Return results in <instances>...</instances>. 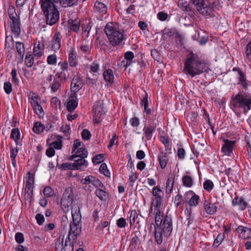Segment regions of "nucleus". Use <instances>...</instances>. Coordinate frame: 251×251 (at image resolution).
Wrapping results in <instances>:
<instances>
[{"label": "nucleus", "mask_w": 251, "mask_h": 251, "mask_svg": "<svg viewBox=\"0 0 251 251\" xmlns=\"http://www.w3.org/2000/svg\"><path fill=\"white\" fill-rule=\"evenodd\" d=\"M208 62L197 53L191 51L184 62L183 72L193 77L200 75L208 70Z\"/></svg>", "instance_id": "1"}, {"label": "nucleus", "mask_w": 251, "mask_h": 251, "mask_svg": "<svg viewBox=\"0 0 251 251\" xmlns=\"http://www.w3.org/2000/svg\"><path fill=\"white\" fill-rule=\"evenodd\" d=\"M42 11L45 16L46 23L50 25L56 24L59 19V12L53 0H40Z\"/></svg>", "instance_id": "2"}, {"label": "nucleus", "mask_w": 251, "mask_h": 251, "mask_svg": "<svg viewBox=\"0 0 251 251\" xmlns=\"http://www.w3.org/2000/svg\"><path fill=\"white\" fill-rule=\"evenodd\" d=\"M158 228L154 231V236L155 242L160 245L163 242V238L169 237L172 232L173 224L171 217L166 215L160 225V231Z\"/></svg>", "instance_id": "3"}, {"label": "nucleus", "mask_w": 251, "mask_h": 251, "mask_svg": "<svg viewBox=\"0 0 251 251\" xmlns=\"http://www.w3.org/2000/svg\"><path fill=\"white\" fill-rule=\"evenodd\" d=\"M104 31L110 44L113 47L119 45L124 40L123 32L120 31L113 23L107 24Z\"/></svg>", "instance_id": "4"}, {"label": "nucleus", "mask_w": 251, "mask_h": 251, "mask_svg": "<svg viewBox=\"0 0 251 251\" xmlns=\"http://www.w3.org/2000/svg\"><path fill=\"white\" fill-rule=\"evenodd\" d=\"M190 1L201 15L211 17L214 16L215 2H209L208 0H191Z\"/></svg>", "instance_id": "5"}, {"label": "nucleus", "mask_w": 251, "mask_h": 251, "mask_svg": "<svg viewBox=\"0 0 251 251\" xmlns=\"http://www.w3.org/2000/svg\"><path fill=\"white\" fill-rule=\"evenodd\" d=\"M231 103L234 108H242L247 113L251 108V95L238 94L232 98Z\"/></svg>", "instance_id": "6"}, {"label": "nucleus", "mask_w": 251, "mask_h": 251, "mask_svg": "<svg viewBox=\"0 0 251 251\" xmlns=\"http://www.w3.org/2000/svg\"><path fill=\"white\" fill-rule=\"evenodd\" d=\"M81 233V226L80 224L71 223L70 224V230L69 232L68 239L70 242L72 239V242L70 244L71 251L74 250V244L76 243L78 235Z\"/></svg>", "instance_id": "7"}, {"label": "nucleus", "mask_w": 251, "mask_h": 251, "mask_svg": "<svg viewBox=\"0 0 251 251\" xmlns=\"http://www.w3.org/2000/svg\"><path fill=\"white\" fill-rule=\"evenodd\" d=\"M73 201V194L69 188L65 190L61 200V205L62 210L65 212L69 210V207L72 205Z\"/></svg>", "instance_id": "8"}, {"label": "nucleus", "mask_w": 251, "mask_h": 251, "mask_svg": "<svg viewBox=\"0 0 251 251\" xmlns=\"http://www.w3.org/2000/svg\"><path fill=\"white\" fill-rule=\"evenodd\" d=\"M82 86L83 82L81 78L78 76H75L71 84L72 91L74 92L73 97L76 98V93L79 91Z\"/></svg>", "instance_id": "9"}, {"label": "nucleus", "mask_w": 251, "mask_h": 251, "mask_svg": "<svg viewBox=\"0 0 251 251\" xmlns=\"http://www.w3.org/2000/svg\"><path fill=\"white\" fill-rule=\"evenodd\" d=\"M94 121L95 123L98 124L100 122L101 117L104 115L103 106L99 103H96L93 106Z\"/></svg>", "instance_id": "10"}, {"label": "nucleus", "mask_w": 251, "mask_h": 251, "mask_svg": "<svg viewBox=\"0 0 251 251\" xmlns=\"http://www.w3.org/2000/svg\"><path fill=\"white\" fill-rule=\"evenodd\" d=\"M203 206L206 213L209 215H213L217 212L216 204L211 203L210 201L205 200L203 201Z\"/></svg>", "instance_id": "11"}, {"label": "nucleus", "mask_w": 251, "mask_h": 251, "mask_svg": "<svg viewBox=\"0 0 251 251\" xmlns=\"http://www.w3.org/2000/svg\"><path fill=\"white\" fill-rule=\"evenodd\" d=\"M225 144L222 148V152L225 155H230L232 152L233 147L235 144V141H229L227 139L224 140Z\"/></svg>", "instance_id": "12"}, {"label": "nucleus", "mask_w": 251, "mask_h": 251, "mask_svg": "<svg viewBox=\"0 0 251 251\" xmlns=\"http://www.w3.org/2000/svg\"><path fill=\"white\" fill-rule=\"evenodd\" d=\"M62 36L59 32H56L52 40L51 49L56 51L59 50L61 46V40Z\"/></svg>", "instance_id": "13"}, {"label": "nucleus", "mask_w": 251, "mask_h": 251, "mask_svg": "<svg viewBox=\"0 0 251 251\" xmlns=\"http://www.w3.org/2000/svg\"><path fill=\"white\" fill-rule=\"evenodd\" d=\"M152 195L154 197L155 204L162 205L163 192L159 187L156 186L153 188Z\"/></svg>", "instance_id": "14"}, {"label": "nucleus", "mask_w": 251, "mask_h": 251, "mask_svg": "<svg viewBox=\"0 0 251 251\" xmlns=\"http://www.w3.org/2000/svg\"><path fill=\"white\" fill-rule=\"evenodd\" d=\"M20 18H16V19L12 21L11 28L12 33L16 37H18L21 33Z\"/></svg>", "instance_id": "15"}, {"label": "nucleus", "mask_w": 251, "mask_h": 251, "mask_svg": "<svg viewBox=\"0 0 251 251\" xmlns=\"http://www.w3.org/2000/svg\"><path fill=\"white\" fill-rule=\"evenodd\" d=\"M192 196L190 198L189 203L191 206H197L198 204L199 201L200 199L199 196L195 194L193 191L190 190L186 192L184 196V199H186V197H187V199L189 196Z\"/></svg>", "instance_id": "16"}, {"label": "nucleus", "mask_w": 251, "mask_h": 251, "mask_svg": "<svg viewBox=\"0 0 251 251\" xmlns=\"http://www.w3.org/2000/svg\"><path fill=\"white\" fill-rule=\"evenodd\" d=\"M158 160L162 169H164L169 160V156L166 152L161 151L158 155Z\"/></svg>", "instance_id": "17"}, {"label": "nucleus", "mask_w": 251, "mask_h": 251, "mask_svg": "<svg viewBox=\"0 0 251 251\" xmlns=\"http://www.w3.org/2000/svg\"><path fill=\"white\" fill-rule=\"evenodd\" d=\"M87 155H88V152H87V151H86L85 148L84 147H82L79 149H78L75 152V154L71 155L69 157V160H73L75 159L78 158V157L86 158V157H87Z\"/></svg>", "instance_id": "18"}, {"label": "nucleus", "mask_w": 251, "mask_h": 251, "mask_svg": "<svg viewBox=\"0 0 251 251\" xmlns=\"http://www.w3.org/2000/svg\"><path fill=\"white\" fill-rule=\"evenodd\" d=\"M93 177L92 176H87L80 180V182L84 185L83 188L85 190L90 191L92 190V188L90 184L92 185Z\"/></svg>", "instance_id": "19"}, {"label": "nucleus", "mask_w": 251, "mask_h": 251, "mask_svg": "<svg viewBox=\"0 0 251 251\" xmlns=\"http://www.w3.org/2000/svg\"><path fill=\"white\" fill-rule=\"evenodd\" d=\"M175 180V175L174 174H170L167 179L166 186V193L170 194L174 187Z\"/></svg>", "instance_id": "20"}, {"label": "nucleus", "mask_w": 251, "mask_h": 251, "mask_svg": "<svg viewBox=\"0 0 251 251\" xmlns=\"http://www.w3.org/2000/svg\"><path fill=\"white\" fill-rule=\"evenodd\" d=\"M156 126L153 125H149L145 126L143 128V132L145 137L148 140H150L152 136L153 132L155 131Z\"/></svg>", "instance_id": "21"}, {"label": "nucleus", "mask_w": 251, "mask_h": 251, "mask_svg": "<svg viewBox=\"0 0 251 251\" xmlns=\"http://www.w3.org/2000/svg\"><path fill=\"white\" fill-rule=\"evenodd\" d=\"M236 231L240 234H242L244 238H249L251 236V229L244 226H239Z\"/></svg>", "instance_id": "22"}, {"label": "nucleus", "mask_w": 251, "mask_h": 251, "mask_svg": "<svg viewBox=\"0 0 251 251\" xmlns=\"http://www.w3.org/2000/svg\"><path fill=\"white\" fill-rule=\"evenodd\" d=\"M69 242L68 239L65 241V245L63 246V238L61 240L59 238L57 239L55 242V251H63L64 250L65 251H71L67 250V243Z\"/></svg>", "instance_id": "23"}, {"label": "nucleus", "mask_w": 251, "mask_h": 251, "mask_svg": "<svg viewBox=\"0 0 251 251\" xmlns=\"http://www.w3.org/2000/svg\"><path fill=\"white\" fill-rule=\"evenodd\" d=\"M74 160L75 162L72 163L74 170L81 169V167L82 165H84L85 167H87L88 165V163L85 160V158L79 157L77 159H75Z\"/></svg>", "instance_id": "24"}, {"label": "nucleus", "mask_w": 251, "mask_h": 251, "mask_svg": "<svg viewBox=\"0 0 251 251\" xmlns=\"http://www.w3.org/2000/svg\"><path fill=\"white\" fill-rule=\"evenodd\" d=\"M134 53L132 51H127L124 54L125 59L126 60V62L125 63V61H123L122 62V65H123L124 67H127L129 66L132 63V60L134 58Z\"/></svg>", "instance_id": "25"}, {"label": "nucleus", "mask_w": 251, "mask_h": 251, "mask_svg": "<svg viewBox=\"0 0 251 251\" xmlns=\"http://www.w3.org/2000/svg\"><path fill=\"white\" fill-rule=\"evenodd\" d=\"M72 216L73 218V221L72 223L80 224V221L81 220V216L79 208L77 209H72Z\"/></svg>", "instance_id": "26"}, {"label": "nucleus", "mask_w": 251, "mask_h": 251, "mask_svg": "<svg viewBox=\"0 0 251 251\" xmlns=\"http://www.w3.org/2000/svg\"><path fill=\"white\" fill-rule=\"evenodd\" d=\"M232 204L233 206L239 205L241 210L245 209L248 205V203L242 198L236 197L232 200Z\"/></svg>", "instance_id": "27"}, {"label": "nucleus", "mask_w": 251, "mask_h": 251, "mask_svg": "<svg viewBox=\"0 0 251 251\" xmlns=\"http://www.w3.org/2000/svg\"><path fill=\"white\" fill-rule=\"evenodd\" d=\"M141 104L144 106V112L146 113L147 115H149L151 114V109L148 108V95L147 93H145L141 100Z\"/></svg>", "instance_id": "28"}, {"label": "nucleus", "mask_w": 251, "mask_h": 251, "mask_svg": "<svg viewBox=\"0 0 251 251\" xmlns=\"http://www.w3.org/2000/svg\"><path fill=\"white\" fill-rule=\"evenodd\" d=\"M103 76L106 82L112 83L114 81V75L111 69H107L103 72Z\"/></svg>", "instance_id": "29"}, {"label": "nucleus", "mask_w": 251, "mask_h": 251, "mask_svg": "<svg viewBox=\"0 0 251 251\" xmlns=\"http://www.w3.org/2000/svg\"><path fill=\"white\" fill-rule=\"evenodd\" d=\"M96 196L101 201H105L108 197L106 188H97L95 191Z\"/></svg>", "instance_id": "30"}, {"label": "nucleus", "mask_w": 251, "mask_h": 251, "mask_svg": "<svg viewBox=\"0 0 251 251\" xmlns=\"http://www.w3.org/2000/svg\"><path fill=\"white\" fill-rule=\"evenodd\" d=\"M53 1L56 3L59 1L62 6L66 7L76 5L78 0H53Z\"/></svg>", "instance_id": "31"}, {"label": "nucleus", "mask_w": 251, "mask_h": 251, "mask_svg": "<svg viewBox=\"0 0 251 251\" xmlns=\"http://www.w3.org/2000/svg\"><path fill=\"white\" fill-rule=\"evenodd\" d=\"M69 24H71L70 29L75 32H77L80 28V22L77 20L70 19L68 21Z\"/></svg>", "instance_id": "32"}, {"label": "nucleus", "mask_w": 251, "mask_h": 251, "mask_svg": "<svg viewBox=\"0 0 251 251\" xmlns=\"http://www.w3.org/2000/svg\"><path fill=\"white\" fill-rule=\"evenodd\" d=\"M69 63L71 67H75L76 65V54L74 50H72L69 54Z\"/></svg>", "instance_id": "33"}, {"label": "nucleus", "mask_w": 251, "mask_h": 251, "mask_svg": "<svg viewBox=\"0 0 251 251\" xmlns=\"http://www.w3.org/2000/svg\"><path fill=\"white\" fill-rule=\"evenodd\" d=\"M95 8L98 12L102 14H105L107 12V7L106 5L104 3L99 1H96L95 2Z\"/></svg>", "instance_id": "34"}, {"label": "nucleus", "mask_w": 251, "mask_h": 251, "mask_svg": "<svg viewBox=\"0 0 251 251\" xmlns=\"http://www.w3.org/2000/svg\"><path fill=\"white\" fill-rule=\"evenodd\" d=\"M72 97L73 96H71L72 99L69 100L67 104V110L69 112H73L74 111L78 105L77 101L76 100L74 99V97Z\"/></svg>", "instance_id": "35"}, {"label": "nucleus", "mask_w": 251, "mask_h": 251, "mask_svg": "<svg viewBox=\"0 0 251 251\" xmlns=\"http://www.w3.org/2000/svg\"><path fill=\"white\" fill-rule=\"evenodd\" d=\"M15 46L19 56L23 59L25 52L24 43L21 42H16Z\"/></svg>", "instance_id": "36"}, {"label": "nucleus", "mask_w": 251, "mask_h": 251, "mask_svg": "<svg viewBox=\"0 0 251 251\" xmlns=\"http://www.w3.org/2000/svg\"><path fill=\"white\" fill-rule=\"evenodd\" d=\"M178 5L183 11L188 12L192 11V8L190 5L185 0H179Z\"/></svg>", "instance_id": "37"}, {"label": "nucleus", "mask_w": 251, "mask_h": 251, "mask_svg": "<svg viewBox=\"0 0 251 251\" xmlns=\"http://www.w3.org/2000/svg\"><path fill=\"white\" fill-rule=\"evenodd\" d=\"M233 70V71H238V73L239 75V82L243 87H246L247 85V83L246 82V77L243 72L239 69L234 68Z\"/></svg>", "instance_id": "38"}, {"label": "nucleus", "mask_w": 251, "mask_h": 251, "mask_svg": "<svg viewBox=\"0 0 251 251\" xmlns=\"http://www.w3.org/2000/svg\"><path fill=\"white\" fill-rule=\"evenodd\" d=\"M183 185L187 187H191L193 184V179L189 176H184L182 177Z\"/></svg>", "instance_id": "39"}, {"label": "nucleus", "mask_w": 251, "mask_h": 251, "mask_svg": "<svg viewBox=\"0 0 251 251\" xmlns=\"http://www.w3.org/2000/svg\"><path fill=\"white\" fill-rule=\"evenodd\" d=\"M44 46L43 45H41L40 43H38L37 46L35 44L34 47L33 49V53L35 56L40 57L42 55V50L44 49Z\"/></svg>", "instance_id": "40"}, {"label": "nucleus", "mask_w": 251, "mask_h": 251, "mask_svg": "<svg viewBox=\"0 0 251 251\" xmlns=\"http://www.w3.org/2000/svg\"><path fill=\"white\" fill-rule=\"evenodd\" d=\"M185 213L186 215V220L184 222V224H186L188 226L192 223L194 218L192 215L191 213V209L186 208L185 210Z\"/></svg>", "instance_id": "41"}, {"label": "nucleus", "mask_w": 251, "mask_h": 251, "mask_svg": "<svg viewBox=\"0 0 251 251\" xmlns=\"http://www.w3.org/2000/svg\"><path fill=\"white\" fill-rule=\"evenodd\" d=\"M62 84L61 82L54 77L52 83L50 85L51 91L53 92H56L60 88Z\"/></svg>", "instance_id": "42"}, {"label": "nucleus", "mask_w": 251, "mask_h": 251, "mask_svg": "<svg viewBox=\"0 0 251 251\" xmlns=\"http://www.w3.org/2000/svg\"><path fill=\"white\" fill-rule=\"evenodd\" d=\"M45 128V126L40 122H36L33 127L32 130L36 133H40Z\"/></svg>", "instance_id": "43"}, {"label": "nucleus", "mask_w": 251, "mask_h": 251, "mask_svg": "<svg viewBox=\"0 0 251 251\" xmlns=\"http://www.w3.org/2000/svg\"><path fill=\"white\" fill-rule=\"evenodd\" d=\"M54 77L63 84H64L67 81L66 74L63 71L57 73Z\"/></svg>", "instance_id": "44"}, {"label": "nucleus", "mask_w": 251, "mask_h": 251, "mask_svg": "<svg viewBox=\"0 0 251 251\" xmlns=\"http://www.w3.org/2000/svg\"><path fill=\"white\" fill-rule=\"evenodd\" d=\"M57 139L56 141L53 142L52 143V145H53V148L56 149L60 150L62 148V137L60 135H57Z\"/></svg>", "instance_id": "45"}, {"label": "nucleus", "mask_w": 251, "mask_h": 251, "mask_svg": "<svg viewBox=\"0 0 251 251\" xmlns=\"http://www.w3.org/2000/svg\"><path fill=\"white\" fill-rule=\"evenodd\" d=\"M25 62L28 67H31L32 66L34 63V58L30 53H27L25 58Z\"/></svg>", "instance_id": "46"}, {"label": "nucleus", "mask_w": 251, "mask_h": 251, "mask_svg": "<svg viewBox=\"0 0 251 251\" xmlns=\"http://www.w3.org/2000/svg\"><path fill=\"white\" fill-rule=\"evenodd\" d=\"M138 217V215L135 210H132L130 212L129 217V223L130 226H133L135 223L136 220Z\"/></svg>", "instance_id": "47"}, {"label": "nucleus", "mask_w": 251, "mask_h": 251, "mask_svg": "<svg viewBox=\"0 0 251 251\" xmlns=\"http://www.w3.org/2000/svg\"><path fill=\"white\" fill-rule=\"evenodd\" d=\"M56 167L62 170H74L72 164L70 163H65L61 164H57Z\"/></svg>", "instance_id": "48"}, {"label": "nucleus", "mask_w": 251, "mask_h": 251, "mask_svg": "<svg viewBox=\"0 0 251 251\" xmlns=\"http://www.w3.org/2000/svg\"><path fill=\"white\" fill-rule=\"evenodd\" d=\"M92 185L98 188H104L105 186L101 181L95 177H93Z\"/></svg>", "instance_id": "49"}, {"label": "nucleus", "mask_w": 251, "mask_h": 251, "mask_svg": "<svg viewBox=\"0 0 251 251\" xmlns=\"http://www.w3.org/2000/svg\"><path fill=\"white\" fill-rule=\"evenodd\" d=\"M30 99L31 100L30 103L33 107L40 104L39 101L40 98L36 94L33 93L31 96Z\"/></svg>", "instance_id": "50"}, {"label": "nucleus", "mask_w": 251, "mask_h": 251, "mask_svg": "<svg viewBox=\"0 0 251 251\" xmlns=\"http://www.w3.org/2000/svg\"><path fill=\"white\" fill-rule=\"evenodd\" d=\"M139 241V239L136 235H135L134 237H133L131 239V242L129 245L130 248L131 250L135 249L136 247L138 245Z\"/></svg>", "instance_id": "51"}, {"label": "nucleus", "mask_w": 251, "mask_h": 251, "mask_svg": "<svg viewBox=\"0 0 251 251\" xmlns=\"http://www.w3.org/2000/svg\"><path fill=\"white\" fill-rule=\"evenodd\" d=\"M163 216H155V224H154V230H156V228H158V230L159 229L160 231V225L163 222Z\"/></svg>", "instance_id": "52"}, {"label": "nucleus", "mask_w": 251, "mask_h": 251, "mask_svg": "<svg viewBox=\"0 0 251 251\" xmlns=\"http://www.w3.org/2000/svg\"><path fill=\"white\" fill-rule=\"evenodd\" d=\"M103 154H99L95 155L92 159L93 163L94 164H98L103 162Z\"/></svg>", "instance_id": "53"}, {"label": "nucleus", "mask_w": 251, "mask_h": 251, "mask_svg": "<svg viewBox=\"0 0 251 251\" xmlns=\"http://www.w3.org/2000/svg\"><path fill=\"white\" fill-rule=\"evenodd\" d=\"M100 172L103 174L105 176H108L110 175V172L107 170V165L105 163H102L100 167Z\"/></svg>", "instance_id": "54"}, {"label": "nucleus", "mask_w": 251, "mask_h": 251, "mask_svg": "<svg viewBox=\"0 0 251 251\" xmlns=\"http://www.w3.org/2000/svg\"><path fill=\"white\" fill-rule=\"evenodd\" d=\"M213 187V183L210 180H206L203 183V188L207 191H210Z\"/></svg>", "instance_id": "55"}, {"label": "nucleus", "mask_w": 251, "mask_h": 251, "mask_svg": "<svg viewBox=\"0 0 251 251\" xmlns=\"http://www.w3.org/2000/svg\"><path fill=\"white\" fill-rule=\"evenodd\" d=\"M20 131L18 128H13L12 130L11 137L15 141L20 139Z\"/></svg>", "instance_id": "56"}, {"label": "nucleus", "mask_w": 251, "mask_h": 251, "mask_svg": "<svg viewBox=\"0 0 251 251\" xmlns=\"http://www.w3.org/2000/svg\"><path fill=\"white\" fill-rule=\"evenodd\" d=\"M33 184L26 182L25 186V193H27L30 197L33 195Z\"/></svg>", "instance_id": "57"}, {"label": "nucleus", "mask_w": 251, "mask_h": 251, "mask_svg": "<svg viewBox=\"0 0 251 251\" xmlns=\"http://www.w3.org/2000/svg\"><path fill=\"white\" fill-rule=\"evenodd\" d=\"M43 193L46 197H51L53 194V190L50 186H46L45 187L43 190Z\"/></svg>", "instance_id": "58"}, {"label": "nucleus", "mask_w": 251, "mask_h": 251, "mask_svg": "<svg viewBox=\"0 0 251 251\" xmlns=\"http://www.w3.org/2000/svg\"><path fill=\"white\" fill-rule=\"evenodd\" d=\"M50 103L52 107L54 108H57L58 106H60L61 105L60 100L57 97L52 98Z\"/></svg>", "instance_id": "59"}, {"label": "nucleus", "mask_w": 251, "mask_h": 251, "mask_svg": "<svg viewBox=\"0 0 251 251\" xmlns=\"http://www.w3.org/2000/svg\"><path fill=\"white\" fill-rule=\"evenodd\" d=\"M56 62L57 57L55 54L50 55L47 57V62L50 65H54Z\"/></svg>", "instance_id": "60"}, {"label": "nucleus", "mask_w": 251, "mask_h": 251, "mask_svg": "<svg viewBox=\"0 0 251 251\" xmlns=\"http://www.w3.org/2000/svg\"><path fill=\"white\" fill-rule=\"evenodd\" d=\"M81 136L83 140H89L91 136L90 132L87 129H84L81 133Z\"/></svg>", "instance_id": "61"}, {"label": "nucleus", "mask_w": 251, "mask_h": 251, "mask_svg": "<svg viewBox=\"0 0 251 251\" xmlns=\"http://www.w3.org/2000/svg\"><path fill=\"white\" fill-rule=\"evenodd\" d=\"M183 198L180 194H178L175 196L174 202L176 207H178L181 204Z\"/></svg>", "instance_id": "62"}, {"label": "nucleus", "mask_w": 251, "mask_h": 251, "mask_svg": "<svg viewBox=\"0 0 251 251\" xmlns=\"http://www.w3.org/2000/svg\"><path fill=\"white\" fill-rule=\"evenodd\" d=\"M160 140L166 148L169 147L170 146H171V143L168 137L163 136H161Z\"/></svg>", "instance_id": "63"}, {"label": "nucleus", "mask_w": 251, "mask_h": 251, "mask_svg": "<svg viewBox=\"0 0 251 251\" xmlns=\"http://www.w3.org/2000/svg\"><path fill=\"white\" fill-rule=\"evenodd\" d=\"M60 130L65 134V135H68L70 134L71 128L70 126L68 125H63L61 127Z\"/></svg>", "instance_id": "64"}]
</instances>
